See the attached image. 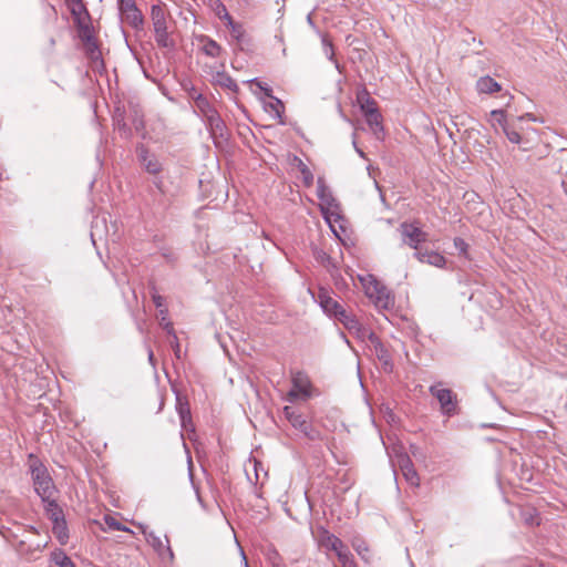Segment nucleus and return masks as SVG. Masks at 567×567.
Segmentation results:
<instances>
[{
    "instance_id": "nucleus-34",
    "label": "nucleus",
    "mask_w": 567,
    "mask_h": 567,
    "mask_svg": "<svg viewBox=\"0 0 567 567\" xmlns=\"http://www.w3.org/2000/svg\"><path fill=\"white\" fill-rule=\"evenodd\" d=\"M298 169L302 176V182L305 186L310 187L313 184V174L309 169V167L302 162L298 161Z\"/></svg>"
},
{
    "instance_id": "nucleus-3",
    "label": "nucleus",
    "mask_w": 567,
    "mask_h": 567,
    "mask_svg": "<svg viewBox=\"0 0 567 567\" xmlns=\"http://www.w3.org/2000/svg\"><path fill=\"white\" fill-rule=\"evenodd\" d=\"M31 473L34 489L42 502L51 501L53 497H56L58 491L44 465L34 460L31 463Z\"/></svg>"
},
{
    "instance_id": "nucleus-16",
    "label": "nucleus",
    "mask_w": 567,
    "mask_h": 567,
    "mask_svg": "<svg viewBox=\"0 0 567 567\" xmlns=\"http://www.w3.org/2000/svg\"><path fill=\"white\" fill-rule=\"evenodd\" d=\"M269 99V102H264L265 111L269 113L270 116L275 118L279 124H284L285 105L282 101L275 96Z\"/></svg>"
},
{
    "instance_id": "nucleus-15",
    "label": "nucleus",
    "mask_w": 567,
    "mask_h": 567,
    "mask_svg": "<svg viewBox=\"0 0 567 567\" xmlns=\"http://www.w3.org/2000/svg\"><path fill=\"white\" fill-rule=\"evenodd\" d=\"M399 464H400L401 472H402L404 478L406 480V482L411 486L417 487L420 485V477H419L413 464L411 463V460L408 456H403L400 458Z\"/></svg>"
},
{
    "instance_id": "nucleus-31",
    "label": "nucleus",
    "mask_w": 567,
    "mask_h": 567,
    "mask_svg": "<svg viewBox=\"0 0 567 567\" xmlns=\"http://www.w3.org/2000/svg\"><path fill=\"white\" fill-rule=\"evenodd\" d=\"M209 7L221 21L226 22L229 18H231L227 11V8L220 0H209Z\"/></svg>"
},
{
    "instance_id": "nucleus-46",
    "label": "nucleus",
    "mask_w": 567,
    "mask_h": 567,
    "mask_svg": "<svg viewBox=\"0 0 567 567\" xmlns=\"http://www.w3.org/2000/svg\"><path fill=\"white\" fill-rule=\"evenodd\" d=\"M30 532H32V533H34V534H37V533H38V532H37V529H35V528H33V527H31V528H30Z\"/></svg>"
},
{
    "instance_id": "nucleus-1",
    "label": "nucleus",
    "mask_w": 567,
    "mask_h": 567,
    "mask_svg": "<svg viewBox=\"0 0 567 567\" xmlns=\"http://www.w3.org/2000/svg\"><path fill=\"white\" fill-rule=\"evenodd\" d=\"M365 296L378 307L389 309L394 306V298L390 290L374 276L367 275L359 277Z\"/></svg>"
},
{
    "instance_id": "nucleus-33",
    "label": "nucleus",
    "mask_w": 567,
    "mask_h": 567,
    "mask_svg": "<svg viewBox=\"0 0 567 567\" xmlns=\"http://www.w3.org/2000/svg\"><path fill=\"white\" fill-rule=\"evenodd\" d=\"M226 27L229 29L233 38H235L236 40H241L244 38V34H245V30H244V27L240 24V23H237L233 20V18H229L226 22H225Z\"/></svg>"
},
{
    "instance_id": "nucleus-12",
    "label": "nucleus",
    "mask_w": 567,
    "mask_h": 567,
    "mask_svg": "<svg viewBox=\"0 0 567 567\" xmlns=\"http://www.w3.org/2000/svg\"><path fill=\"white\" fill-rule=\"evenodd\" d=\"M367 340L370 341L373 352L377 355V358L379 359V361L382 363L384 371L391 372L393 364H392V359H391V355H390L386 347L381 342V340L373 332H372L371 337H369Z\"/></svg>"
},
{
    "instance_id": "nucleus-13",
    "label": "nucleus",
    "mask_w": 567,
    "mask_h": 567,
    "mask_svg": "<svg viewBox=\"0 0 567 567\" xmlns=\"http://www.w3.org/2000/svg\"><path fill=\"white\" fill-rule=\"evenodd\" d=\"M414 257L420 261L424 264H429L431 266L443 268L446 264V259L443 255L440 252L433 251V250H423L420 249L414 252Z\"/></svg>"
},
{
    "instance_id": "nucleus-18",
    "label": "nucleus",
    "mask_w": 567,
    "mask_h": 567,
    "mask_svg": "<svg viewBox=\"0 0 567 567\" xmlns=\"http://www.w3.org/2000/svg\"><path fill=\"white\" fill-rule=\"evenodd\" d=\"M73 21H74L79 38H82V37H85V35L96 32L92 24L91 17H90L89 12L82 17L73 19Z\"/></svg>"
},
{
    "instance_id": "nucleus-36",
    "label": "nucleus",
    "mask_w": 567,
    "mask_h": 567,
    "mask_svg": "<svg viewBox=\"0 0 567 567\" xmlns=\"http://www.w3.org/2000/svg\"><path fill=\"white\" fill-rule=\"evenodd\" d=\"M491 116H492V125L493 126H496L499 125L503 130H504V126H508L506 124V121H505V113L504 111L502 110H494L491 112Z\"/></svg>"
},
{
    "instance_id": "nucleus-35",
    "label": "nucleus",
    "mask_w": 567,
    "mask_h": 567,
    "mask_svg": "<svg viewBox=\"0 0 567 567\" xmlns=\"http://www.w3.org/2000/svg\"><path fill=\"white\" fill-rule=\"evenodd\" d=\"M176 409L179 415V419L189 417L190 409L187 401L183 400L179 395L176 399Z\"/></svg>"
},
{
    "instance_id": "nucleus-22",
    "label": "nucleus",
    "mask_w": 567,
    "mask_h": 567,
    "mask_svg": "<svg viewBox=\"0 0 567 567\" xmlns=\"http://www.w3.org/2000/svg\"><path fill=\"white\" fill-rule=\"evenodd\" d=\"M43 504L45 514L52 524L64 518L63 511L56 503V497H53L51 501H44Z\"/></svg>"
},
{
    "instance_id": "nucleus-24",
    "label": "nucleus",
    "mask_w": 567,
    "mask_h": 567,
    "mask_svg": "<svg viewBox=\"0 0 567 567\" xmlns=\"http://www.w3.org/2000/svg\"><path fill=\"white\" fill-rule=\"evenodd\" d=\"M199 41L203 43L202 50L206 55L216 58L220 54L221 48L216 41L205 35L200 37Z\"/></svg>"
},
{
    "instance_id": "nucleus-2",
    "label": "nucleus",
    "mask_w": 567,
    "mask_h": 567,
    "mask_svg": "<svg viewBox=\"0 0 567 567\" xmlns=\"http://www.w3.org/2000/svg\"><path fill=\"white\" fill-rule=\"evenodd\" d=\"M169 13L164 4H154L151 9V19L155 33V41L162 48L174 47V41L168 32Z\"/></svg>"
},
{
    "instance_id": "nucleus-8",
    "label": "nucleus",
    "mask_w": 567,
    "mask_h": 567,
    "mask_svg": "<svg viewBox=\"0 0 567 567\" xmlns=\"http://www.w3.org/2000/svg\"><path fill=\"white\" fill-rule=\"evenodd\" d=\"M292 388L287 394L289 402H293L297 399H308L311 395V382L309 377L301 371L292 373L291 377Z\"/></svg>"
},
{
    "instance_id": "nucleus-10",
    "label": "nucleus",
    "mask_w": 567,
    "mask_h": 567,
    "mask_svg": "<svg viewBox=\"0 0 567 567\" xmlns=\"http://www.w3.org/2000/svg\"><path fill=\"white\" fill-rule=\"evenodd\" d=\"M317 300L323 312L337 321L340 319L341 313H344L347 310L338 300L331 296L330 291L324 288L319 289Z\"/></svg>"
},
{
    "instance_id": "nucleus-40",
    "label": "nucleus",
    "mask_w": 567,
    "mask_h": 567,
    "mask_svg": "<svg viewBox=\"0 0 567 567\" xmlns=\"http://www.w3.org/2000/svg\"><path fill=\"white\" fill-rule=\"evenodd\" d=\"M454 246L461 254H466L467 251V244L462 238H455L454 239Z\"/></svg>"
},
{
    "instance_id": "nucleus-25",
    "label": "nucleus",
    "mask_w": 567,
    "mask_h": 567,
    "mask_svg": "<svg viewBox=\"0 0 567 567\" xmlns=\"http://www.w3.org/2000/svg\"><path fill=\"white\" fill-rule=\"evenodd\" d=\"M213 81L215 84L228 89L233 92H236L238 89L236 82L226 72H217L213 75Z\"/></svg>"
},
{
    "instance_id": "nucleus-43",
    "label": "nucleus",
    "mask_w": 567,
    "mask_h": 567,
    "mask_svg": "<svg viewBox=\"0 0 567 567\" xmlns=\"http://www.w3.org/2000/svg\"><path fill=\"white\" fill-rule=\"evenodd\" d=\"M153 301L157 308H162L164 306V298L159 295H154Z\"/></svg>"
},
{
    "instance_id": "nucleus-21",
    "label": "nucleus",
    "mask_w": 567,
    "mask_h": 567,
    "mask_svg": "<svg viewBox=\"0 0 567 567\" xmlns=\"http://www.w3.org/2000/svg\"><path fill=\"white\" fill-rule=\"evenodd\" d=\"M364 116L371 131L379 138L380 134L383 132L381 113L378 110H370Z\"/></svg>"
},
{
    "instance_id": "nucleus-28",
    "label": "nucleus",
    "mask_w": 567,
    "mask_h": 567,
    "mask_svg": "<svg viewBox=\"0 0 567 567\" xmlns=\"http://www.w3.org/2000/svg\"><path fill=\"white\" fill-rule=\"evenodd\" d=\"M351 545L362 559H364L365 561H369L370 549L368 547L367 542L361 536H354L351 539Z\"/></svg>"
},
{
    "instance_id": "nucleus-30",
    "label": "nucleus",
    "mask_w": 567,
    "mask_h": 567,
    "mask_svg": "<svg viewBox=\"0 0 567 567\" xmlns=\"http://www.w3.org/2000/svg\"><path fill=\"white\" fill-rule=\"evenodd\" d=\"M52 532L62 545L66 544V542L69 539V534H68V527H66V523H65L64 518L59 522L53 523Z\"/></svg>"
},
{
    "instance_id": "nucleus-11",
    "label": "nucleus",
    "mask_w": 567,
    "mask_h": 567,
    "mask_svg": "<svg viewBox=\"0 0 567 567\" xmlns=\"http://www.w3.org/2000/svg\"><path fill=\"white\" fill-rule=\"evenodd\" d=\"M430 392L440 402L443 413L451 415L455 412L456 396L450 389L441 388L440 385H432L430 388Z\"/></svg>"
},
{
    "instance_id": "nucleus-23",
    "label": "nucleus",
    "mask_w": 567,
    "mask_h": 567,
    "mask_svg": "<svg viewBox=\"0 0 567 567\" xmlns=\"http://www.w3.org/2000/svg\"><path fill=\"white\" fill-rule=\"evenodd\" d=\"M476 89L480 93L492 94L501 91V85L491 76H482L476 82Z\"/></svg>"
},
{
    "instance_id": "nucleus-26",
    "label": "nucleus",
    "mask_w": 567,
    "mask_h": 567,
    "mask_svg": "<svg viewBox=\"0 0 567 567\" xmlns=\"http://www.w3.org/2000/svg\"><path fill=\"white\" fill-rule=\"evenodd\" d=\"M317 195L321 200L322 205H326L328 207H332L334 205V198L332 197L329 188L327 187L322 178L318 179Z\"/></svg>"
},
{
    "instance_id": "nucleus-4",
    "label": "nucleus",
    "mask_w": 567,
    "mask_h": 567,
    "mask_svg": "<svg viewBox=\"0 0 567 567\" xmlns=\"http://www.w3.org/2000/svg\"><path fill=\"white\" fill-rule=\"evenodd\" d=\"M319 545L327 550L333 551L342 567H355L353 555L348 546L336 535L322 529L319 535Z\"/></svg>"
},
{
    "instance_id": "nucleus-14",
    "label": "nucleus",
    "mask_w": 567,
    "mask_h": 567,
    "mask_svg": "<svg viewBox=\"0 0 567 567\" xmlns=\"http://www.w3.org/2000/svg\"><path fill=\"white\" fill-rule=\"evenodd\" d=\"M48 545L45 542L44 544H35L34 546L28 545L24 539L18 540L14 543V549L17 553L24 557L28 560L35 559V554L41 553L42 549Z\"/></svg>"
},
{
    "instance_id": "nucleus-20",
    "label": "nucleus",
    "mask_w": 567,
    "mask_h": 567,
    "mask_svg": "<svg viewBox=\"0 0 567 567\" xmlns=\"http://www.w3.org/2000/svg\"><path fill=\"white\" fill-rule=\"evenodd\" d=\"M285 417L291 423V425L300 431H307V422L302 419V415L298 413L291 406H285L282 410Z\"/></svg>"
},
{
    "instance_id": "nucleus-19",
    "label": "nucleus",
    "mask_w": 567,
    "mask_h": 567,
    "mask_svg": "<svg viewBox=\"0 0 567 567\" xmlns=\"http://www.w3.org/2000/svg\"><path fill=\"white\" fill-rule=\"evenodd\" d=\"M144 168L151 174H158L162 169V165L154 155H150L148 152L142 148L138 153Z\"/></svg>"
},
{
    "instance_id": "nucleus-32",
    "label": "nucleus",
    "mask_w": 567,
    "mask_h": 567,
    "mask_svg": "<svg viewBox=\"0 0 567 567\" xmlns=\"http://www.w3.org/2000/svg\"><path fill=\"white\" fill-rule=\"evenodd\" d=\"M66 4L73 19L82 17L89 12L82 0H66Z\"/></svg>"
},
{
    "instance_id": "nucleus-17",
    "label": "nucleus",
    "mask_w": 567,
    "mask_h": 567,
    "mask_svg": "<svg viewBox=\"0 0 567 567\" xmlns=\"http://www.w3.org/2000/svg\"><path fill=\"white\" fill-rule=\"evenodd\" d=\"M206 121L214 136H224L225 124L215 109L208 107L206 112Z\"/></svg>"
},
{
    "instance_id": "nucleus-5",
    "label": "nucleus",
    "mask_w": 567,
    "mask_h": 567,
    "mask_svg": "<svg viewBox=\"0 0 567 567\" xmlns=\"http://www.w3.org/2000/svg\"><path fill=\"white\" fill-rule=\"evenodd\" d=\"M121 20L123 23L138 30L143 28L144 18L134 0H117Z\"/></svg>"
},
{
    "instance_id": "nucleus-6",
    "label": "nucleus",
    "mask_w": 567,
    "mask_h": 567,
    "mask_svg": "<svg viewBox=\"0 0 567 567\" xmlns=\"http://www.w3.org/2000/svg\"><path fill=\"white\" fill-rule=\"evenodd\" d=\"M79 39L81 40L86 58L91 61L92 68L96 71L103 70L104 62L96 32Z\"/></svg>"
},
{
    "instance_id": "nucleus-27",
    "label": "nucleus",
    "mask_w": 567,
    "mask_h": 567,
    "mask_svg": "<svg viewBox=\"0 0 567 567\" xmlns=\"http://www.w3.org/2000/svg\"><path fill=\"white\" fill-rule=\"evenodd\" d=\"M50 567H75L73 561L62 550H55L51 554Z\"/></svg>"
},
{
    "instance_id": "nucleus-9",
    "label": "nucleus",
    "mask_w": 567,
    "mask_h": 567,
    "mask_svg": "<svg viewBox=\"0 0 567 567\" xmlns=\"http://www.w3.org/2000/svg\"><path fill=\"white\" fill-rule=\"evenodd\" d=\"M399 231L405 245L420 250L419 245L427 240V234L423 231L416 224L402 223Z\"/></svg>"
},
{
    "instance_id": "nucleus-41",
    "label": "nucleus",
    "mask_w": 567,
    "mask_h": 567,
    "mask_svg": "<svg viewBox=\"0 0 567 567\" xmlns=\"http://www.w3.org/2000/svg\"><path fill=\"white\" fill-rule=\"evenodd\" d=\"M159 320H161V324L165 328V329H168L171 328L172 329V324L169 321H167V310L166 309H159Z\"/></svg>"
},
{
    "instance_id": "nucleus-7",
    "label": "nucleus",
    "mask_w": 567,
    "mask_h": 567,
    "mask_svg": "<svg viewBox=\"0 0 567 567\" xmlns=\"http://www.w3.org/2000/svg\"><path fill=\"white\" fill-rule=\"evenodd\" d=\"M338 322L361 341H365L372 334V331L355 315L348 310L341 313Z\"/></svg>"
},
{
    "instance_id": "nucleus-44",
    "label": "nucleus",
    "mask_w": 567,
    "mask_h": 567,
    "mask_svg": "<svg viewBox=\"0 0 567 567\" xmlns=\"http://www.w3.org/2000/svg\"><path fill=\"white\" fill-rule=\"evenodd\" d=\"M134 126L137 131L140 130H143L144 128V122L142 118H135L134 120Z\"/></svg>"
},
{
    "instance_id": "nucleus-39",
    "label": "nucleus",
    "mask_w": 567,
    "mask_h": 567,
    "mask_svg": "<svg viewBox=\"0 0 567 567\" xmlns=\"http://www.w3.org/2000/svg\"><path fill=\"white\" fill-rule=\"evenodd\" d=\"M249 83H254L256 84L264 93L267 97H272V90L266 85L265 83L258 81L257 79H254L251 81H249Z\"/></svg>"
},
{
    "instance_id": "nucleus-45",
    "label": "nucleus",
    "mask_w": 567,
    "mask_h": 567,
    "mask_svg": "<svg viewBox=\"0 0 567 567\" xmlns=\"http://www.w3.org/2000/svg\"><path fill=\"white\" fill-rule=\"evenodd\" d=\"M241 556H243V559H244V563H245V567H248V563H247L246 556H245L243 550H241Z\"/></svg>"
},
{
    "instance_id": "nucleus-37",
    "label": "nucleus",
    "mask_w": 567,
    "mask_h": 567,
    "mask_svg": "<svg viewBox=\"0 0 567 567\" xmlns=\"http://www.w3.org/2000/svg\"><path fill=\"white\" fill-rule=\"evenodd\" d=\"M504 133L512 143L518 144L522 140L519 133L511 126H504Z\"/></svg>"
},
{
    "instance_id": "nucleus-29",
    "label": "nucleus",
    "mask_w": 567,
    "mask_h": 567,
    "mask_svg": "<svg viewBox=\"0 0 567 567\" xmlns=\"http://www.w3.org/2000/svg\"><path fill=\"white\" fill-rule=\"evenodd\" d=\"M358 103L363 112V114L369 113L370 110H378L377 102L370 97L369 93L363 90L357 95Z\"/></svg>"
},
{
    "instance_id": "nucleus-38",
    "label": "nucleus",
    "mask_w": 567,
    "mask_h": 567,
    "mask_svg": "<svg viewBox=\"0 0 567 567\" xmlns=\"http://www.w3.org/2000/svg\"><path fill=\"white\" fill-rule=\"evenodd\" d=\"M195 103H196L197 109L200 111V113L206 118V112H207L208 107H212L210 104L208 103V101L205 97H203L202 95H199L196 99Z\"/></svg>"
},
{
    "instance_id": "nucleus-42",
    "label": "nucleus",
    "mask_w": 567,
    "mask_h": 567,
    "mask_svg": "<svg viewBox=\"0 0 567 567\" xmlns=\"http://www.w3.org/2000/svg\"><path fill=\"white\" fill-rule=\"evenodd\" d=\"M181 424L182 427L186 431L193 429L192 416L189 415V417L181 419Z\"/></svg>"
}]
</instances>
